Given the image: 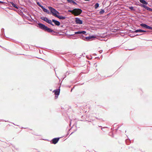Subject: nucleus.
I'll use <instances>...</instances> for the list:
<instances>
[{"mask_svg": "<svg viewBox=\"0 0 152 152\" xmlns=\"http://www.w3.org/2000/svg\"><path fill=\"white\" fill-rule=\"evenodd\" d=\"M70 4H72L74 5H77V3L75 2V1H76V0H66Z\"/></svg>", "mask_w": 152, "mask_h": 152, "instance_id": "obj_13", "label": "nucleus"}, {"mask_svg": "<svg viewBox=\"0 0 152 152\" xmlns=\"http://www.w3.org/2000/svg\"><path fill=\"white\" fill-rule=\"evenodd\" d=\"M72 90H71V91H72Z\"/></svg>", "mask_w": 152, "mask_h": 152, "instance_id": "obj_45", "label": "nucleus"}, {"mask_svg": "<svg viewBox=\"0 0 152 152\" xmlns=\"http://www.w3.org/2000/svg\"><path fill=\"white\" fill-rule=\"evenodd\" d=\"M4 3V1H0V4H3Z\"/></svg>", "mask_w": 152, "mask_h": 152, "instance_id": "obj_34", "label": "nucleus"}, {"mask_svg": "<svg viewBox=\"0 0 152 152\" xmlns=\"http://www.w3.org/2000/svg\"><path fill=\"white\" fill-rule=\"evenodd\" d=\"M85 1H89L90 0H84Z\"/></svg>", "mask_w": 152, "mask_h": 152, "instance_id": "obj_40", "label": "nucleus"}, {"mask_svg": "<svg viewBox=\"0 0 152 152\" xmlns=\"http://www.w3.org/2000/svg\"><path fill=\"white\" fill-rule=\"evenodd\" d=\"M36 3L41 8L43 6L40 4V3L39 2L37 1Z\"/></svg>", "mask_w": 152, "mask_h": 152, "instance_id": "obj_26", "label": "nucleus"}, {"mask_svg": "<svg viewBox=\"0 0 152 152\" xmlns=\"http://www.w3.org/2000/svg\"><path fill=\"white\" fill-rule=\"evenodd\" d=\"M90 37H91V40L95 38H96V37L94 35L90 36Z\"/></svg>", "mask_w": 152, "mask_h": 152, "instance_id": "obj_25", "label": "nucleus"}, {"mask_svg": "<svg viewBox=\"0 0 152 152\" xmlns=\"http://www.w3.org/2000/svg\"><path fill=\"white\" fill-rule=\"evenodd\" d=\"M110 14V13H109L107 15V16H109Z\"/></svg>", "mask_w": 152, "mask_h": 152, "instance_id": "obj_37", "label": "nucleus"}, {"mask_svg": "<svg viewBox=\"0 0 152 152\" xmlns=\"http://www.w3.org/2000/svg\"><path fill=\"white\" fill-rule=\"evenodd\" d=\"M34 22H37V20H34Z\"/></svg>", "mask_w": 152, "mask_h": 152, "instance_id": "obj_39", "label": "nucleus"}, {"mask_svg": "<svg viewBox=\"0 0 152 152\" xmlns=\"http://www.w3.org/2000/svg\"><path fill=\"white\" fill-rule=\"evenodd\" d=\"M126 142L127 145H129L131 143V141L130 140H126Z\"/></svg>", "mask_w": 152, "mask_h": 152, "instance_id": "obj_23", "label": "nucleus"}, {"mask_svg": "<svg viewBox=\"0 0 152 152\" xmlns=\"http://www.w3.org/2000/svg\"><path fill=\"white\" fill-rule=\"evenodd\" d=\"M41 8L44 12L47 13L48 14H50V11L47 9L45 8L44 6H42Z\"/></svg>", "mask_w": 152, "mask_h": 152, "instance_id": "obj_12", "label": "nucleus"}, {"mask_svg": "<svg viewBox=\"0 0 152 152\" xmlns=\"http://www.w3.org/2000/svg\"><path fill=\"white\" fill-rule=\"evenodd\" d=\"M142 35V34H137L136 35H135L134 36H135H135H138V35Z\"/></svg>", "mask_w": 152, "mask_h": 152, "instance_id": "obj_33", "label": "nucleus"}, {"mask_svg": "<svg viewBox=\"0 0 152 152\" xmlns=\"http://www.w3.org/2000/svg\"><path fill=\"white\" fill-rule=\"evenodd\" d=\"M96 119H98V118H96Z\"/></svg>", "mask_w": 152, "mask_h": 152, "instance_id": "obj_46", "label": "nucleus"}, {"mask_svg": "<svg viewBox=\"0 0 152 152\" xmlns=\"http://www.w3.org/2000/svg\"><path fill=\"white\" fill-rule=\"evenodd\" d=\"M142 30L141 29H137L135 30V33H142Z\"/></svg>", "mask_w": 152, "mask_h": 152, "instance_id": "obj_19", "label": "nucleus"}, {"mask_svg": "<svg viewBox=\"0 0 152 152\" xmlns=\"http://www.w3.org/2000/svg\"><path fill=\"white\" fill-rule=\"evenodd\" d=\"M140 6L141 7L145 8L146 10L148 11H149L152 12V9L148 7L147 6L142 4H141L140 3Z\"/></svg>", "mask_w": 152, "mask_h": 152, "instance_id": "obj_8", "label": "nucleus"}, {"mask_svg": "<svg viewBox=\"0 0 152 152\" xmlns=\"http://www.w3.org/2000/svg\"><path fill=\"white\" fill-rule=\"evenodd\" d=\"M56 17L59 18L60 19L64 20L66 18L65 16H63L62 15H56Z\"/></svg>", "mask_w": 152, "mask_h": 152, "instance_id": "obj_14", "label": "nucleus"}, {"mask_svg": "<svg viewBox=\"0 0 152 152\" xmlns=\"http://www.w3.org/2000/svg\"><path fill=\"white\" fill-rule=\"evenodd\" d=\"M71 122H70V124H69L70 125H71Z\"/></svg>", "mask_w": 152, "mask_h": 152, "instance_id": "obj_44", "label": "nucleus"}, {"mask_svg": "<svg viewBox=\"0 0 152 152\" xmlns=\"http://www.w3.org/2000/svg\"><path fill=\"white\" fill-rule=\"evenodd\" d=\"M60 89H57L53 91V92L54 93L55 98L56 99L58 98L60 94Z\"/></svg>", "mask_w": 152, "mask_h": 152, "instance_id": "obj_7", "label": "nucleus"}, {"mask_svg": "<svg viewBox=\"0 0 152 152\" xmlns=\"http://www.w3.org/2000/svg\"><path fill=\"white\" fill-rule=\"evenodd\" d=\"M41 19L46 22L48 23L51 25L53 26H54V24L52 23L51 20L49 19L48 18L46 17H41L40 18Z\"/></svg>", "mask_w": 152, "mask_h": 152, "instance_id": "obj_5", "label": "nucleus"}, {"mask_svg": "<svg viewBox=\"0 0 152 152\" xmlns=\"http://www.w3.org/2000/svg\"><path fill=\"white\" fill-rule=\"evenodd\" d=\"M41 8L44 12L47 13L48 14H50V11L47 9L45 8L44 6H42Z\"/></svg>", "mask_w": 152, "mask_h": 152, "instance_id": "obj_11", "label": "nucleus"}, {"mask_svg": "<svg viewBox=\"0 0 152 152\" xmlns=\"http://www.w3.org/2000/svg\"><path fill=\"white\" fill-rule=\"evenodd\" d=\"M135 4L136 5H139L140 6V4Z\"/></svg>", "mask_w": 152, "mask_h": 152, "instance_id": "obj_36", "label": "nucleus"}, {"mask_svg": "<svg viewBox=\"0 0 152 152\" xmlns=\"http://www.w3.org/2000/svg\"><path fill=\"white\" fill-rule=\"evenodd\" d=\"M129 9H130L132 11H135V10L134 8V7L132 6H129Z\"/></svg>", "mask_w": 152, "mask_h": 152, "instance_id": "obj_22", "label": "nucleus"}, {"mask_svg": "<svg viewBox=\"0 0 152 152\" xmlns=\"http://www.w3.org/2000/svg\"><path fill=\"white\" fill-rule=\"evenodd\" d=\"M73 133V132H72V133L70 134V135H71V134H72Z\"/></svg>", "mask_w": 152, "mask_h": 152, "instance_id": "obj_42", "label": "nucleus"}, {"mask_svg": "<svg viewBox=\"0 0 152 152\" xmlns=\"http://www.w3.org/2000/svg\"><path fill=\"white\" fill-rule=\"evenodd\" d=\"M52 21V23L53 22L54 23V25H55L56 26H59L60 25V23L59 21L55 20L54 19H52L51 20Z\"/></svg>", "mask_w": 152, "mask_h": 152, "instance_id": "obj_10", "label": "nucleus"}, {"mask_svg": "<svg viewBox=\"0 0 152 152\" xmlns=\"http://www.w3.org/2000/svg\"><path fill=\"white\" fill-rule=\"evenodd\" d=\"M147 29H151L152 30V27H151L148 25H147Z\"/></svg>", "mask_w": 152, "mask_h": 152, "instance_id": "obj_28", "label": "nucleus"}, {"mask_svg": "<svg viewBox=\"0 0 152 152\" xmlns=\"http://www.w3.org/2000/svg\"><path fill=\"white\" fill-rule=\"evenodd\" d=\"M38 24L39 28L45 31L48 33H52V34L53 35H54V33H56L55 31L42 23H39Z\"/></svg>", "mask_w": 152, "mask_h": 152, "instance_id": "obj_2", "label": "nucleus"}, {"mask_svg": "<svg viewBox=\"0 0 152 152\" xmlns=\"http://www.w3.org/2000/svg\"><path fill=\"white\" fill-rule=\"evenodd\" d=\"M28 15L29 16H30V17L31 18V20H32V21L34 20L32 18L31 15L30 14H28Z\"/></svg>", "mask_w": 152, "mask_h": 152, "instance_id": "obj_29", "label": "nucleus"}, {"mask_svg": "<svg viewBox=\"0 0 152 152\" xmlns=\"http://www.w3.org/2000/svg\"><path fill=\"white\" fill-rule=\"evenodd\" d=\"M4 30V28H2L1 29V31L2 33V34L1 35V37H2V36L3 37L5 36Z\"/></svg>", "mask_w": 152, "mask_h": 152, "instance_id": "obj_18", "label": "nucleus"}, {"mask_svg": "<svg viewBox=\"0 0 152 152\" xmlns=\"http://www.w3.org/2000/svg\"><path fill=\"white\" fill-rule=\"evenodd\" d=\"M131 31V32H132V33L135 32V31Z\"/></svg>", "mask_w": 152, "mask_h": 152, "instance_id": "obj_38", "label": "nucleus"}, {"mask_svg": "<svg viewBox=\"0 0 152 152\" xmlns=\"http://www.w3.org/2000/svg\"><path fill=\"white\" fill-rule=\"evenodd\" d=\"M26 19L28 20L29 21H31V22H32V20H31L30 19L29 17H27L26 18Z\"/></svg>", "mask_w": 152, "mask_h": 152, "instance_id": "obj_30", "label": "nucleus"}, {"mask_svg": "<svg viewBox=\"0 0 152 152\" xmlns=\"http://www.w3.org/2000/svg\"><path fill=\"white\" fill-rule=\"evenodd\" d=\"M10 3L12 5L13 7L15 8L18 9V7L16 4H15L13 2H10Z\"/></svg>", "mask_w": 152, "mask_h": 152, "instance_id": "obj_17", "label": "nucleus"}, {"mask_svg": "<svg viewBox=\"0 0 152 152\" xmlns=\"http://www.w3.org/2000/svg\"><path fill=\"white\" fill-rule=\"evenodd\" d=\"M129 149L131 151H132L134 150H135V149L133 147H129Z\"/></svg>", "mask_w": 152, "mask_h": 152, "instance_id": "obj_24", "label": "nucleus"}, {"mask_svg": "<svg viewBox=\"0 0 152 152\" xmlns=\"http://www.w3.org/2000/svg\"><path fill=\"white\" fill-rule=\"evenodd\" d=\"M48 8L50 11V14H52L53 15L56 17V15H57V14H60V13L58 11L51 6H49Z\"/></svg>", "mask_w": 152, "mask_h": 152, "instance_id": "obj_4", "label": "nucleus"}, {"mask_svg": "<svg viewBox=\"0 0 152 152\" xmlns=\"http://www.w3.org/2000/svg\"><path fill=\"white\" fill-rule=\"evenodd\" d=\"M147 24L144 23H142L140 24V26L144 28H147Z\"/></svg>", "mask_w": 152, "mask_h": 152, "instance_id": "obj_16", "label": "nucleus"}, {"mask_svg": "<svg viewBox=\"0 0 152 152\" xmlns=\"http://www.w3.org/2000/svg\"><path fill=\"white\" fill-rule=\"evenodd\" d=\"M140 34V33H139V34Z\"/></svg>", "mask_w": 152, "mask_h": 152, "instance_id": "obj_47", "label": "nucleus"}, {"mask_svg": "<svg viewBox=\"0 0 152 152\" xmlns=\"http://www.w3.org/2000/svg\"><path fill=\"white\" fill-rule=\"evenodd\" d=\"M29 23V24H31V25H32V24H33V23Z\"/></svg>", "mask_w": 152, "mask_h": 152, "instance_id": "obj_41", "label": "nucleus"}, {"mask_svg": "<svg viewBox=\"0 0 152 152\" xmlns=\"http://www.w3.org/2000/svg\"><path fill=\"white\" fill-rule=\"evenodd\" d=\"M86 32L84 31H78L75 32V34L71 35H74L75 34L79 36L80 38L86 41H89L91 40L90 36L88 37H85L84 35H86Z\"/></svg>", "mask_w": 152, "mask_h": 152, "instance_id": "obj_1", "label": "nucleus"}, {"mask_svg": "<svg viewBox=\"0 0 152 152\" xmlns=\"http://www.w3.org/2000/svg\"><path fill=\"white\" fill-rule=\"evenodd\" d=\"M75 21L76 24H82L83 23V21L80 20V18L76 17L75 18Z\"/></svg>", "mask_w": 152, "mask_h": 152, "instance_id": "obj_6", "label": "nucleus"}, {"mask_svg": "<svg viewBox=\"0 0 152 152\" xmlns=\"http://www.w3.org/2000/svg\"><path fill=\"white\" fill-rule=\"evenodd\" d=\"M146 31L144 30H142V33L144 32H146Z\"/></svg>", "mask_w": 152, "mask_h": 152, "instance_id": "obj_35", "label": "nucleus"}, {"mask_svg": "<svg viewBox=\"0 0 152 152\" xmlns=\"http://www.w3.org/2000/svg\"><path fill=\"white\" fill-rule=\"evenodd\" d=\"M68 134H69V133H68L67 134V136L68 135Z\"/></svg>", "mask_w": 152, "mask_h": 152, "instance_id": "obj_43", "label": "nucleus"}, {"mask_svg": "<svg viewBox=\"0 0 152 152\" xmlns=\"http://www.w3.org/2000/svg\"><path fill=\"white\" fill-rule=\"evenodd\" d=\"M104 12L105 11L104 10L101 9L99 12V14L100 15H102Z\"/></svg>", "mask_w": 152, "mask_h": 152, "instance_id": "obj_21", "label": "nucleus"}, {"mask_svg": "<svg viewBox=\"0 0 152 152\" xmlns=\"http://www.w3.org/2000/svg\"><path fill=\"white\" fill-rule=\"evenodd\" d=\"M59 140V138H53L51 141V143L55 144L57 143Z\"/></svg>", "mask_w": 152, "mask_h": 152, "instance_id": "obj_9", "label": "nucleus"}, {"mask_svg": "<svg viewBox=\"0 0 152 152\" xmlns=\"http://www.w3.org/2000/svg\"><path fill=\"white\" fill-rule=\"evenodd\" d=\"M107 128V127H103V128H101V129L104 131V130H103V129H104L105 128Z\"/></svg>", "mask_w": 152, "mask_h": 152, "instance_id": "obj_32", "label": "nucleus"}, {"mask_svg": "<svg viewBox=\"0 0 152 152\" xmlns=\"http://www.w3.org/2000/svg\"><path fill=\"white\" fill-rule=\"evenodd\" d=\"M99 4L98 3H96L94 5V8L95 9H96L98 8L99 7Z\"/></svg>", "mask_w": 152, "mask_h": 152, "instance_id": "obj_20", "label": "nucleus"}, {"mask_svg": "<svg viewBox=\"0 0 152 152\" xmlns=\"http://www.w3.org/2000/svg\"><path fill=\"white\" fill-rule=\"evenodd\" d=\"M139 1L140 3L142 4H142L146 5L148 4V2L145 0H139Z\"/></svg>", "mask_w": 152, "mask_h": 152, "instance_id": "obj_15", "label": "nucleus"}, {"mask_svg": "<svg viewBox=\"0 0 152 152\" xmlns=\"http://www.w3.org/2000/svg\"><path fill=\"white\" fill-rule=\"evenodd\" d=\"M69 12H72L75 15H78L80 14L82 12V10L79 8H74L73 10H68V11Z\"/></svg>", "mask_w": 152, "mask_h": 152, "instance_id": "obj_3", "label": "nucleus"}, {"mask_svg": "<svg viewBox=\"0 0 152 152\" xmlns=\"http://www.w3.org/2000/svg\"><path fill=\"white\" fill-rule=\"evenodd\" d=\"M129 35L131 37H132V38L134 37H135L134 35L132 34H130Z\"/></svg>", "mask_w": 152, "mask_h": 152, "instance_id": "obj_31", "label": "nucleus"}, {"mask_svg": "<svg viewBox=\"0 0 152 152\" xmlns=\"http://www.w3.org/2000/svg\"><path fill=\"white\" fill-rule=\"evenodd\" d=\"M69 72H66V75H65V77L63 78V79H64L66 76V75H68L69 74Z\"/></svg>", "mask_w": 152, "mask_h": 152, "instance_id": "obj_27", "label": "nucleus"}]
</instances>
